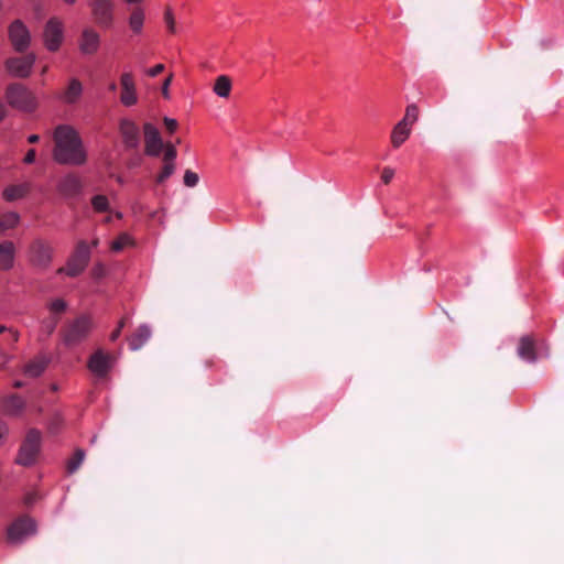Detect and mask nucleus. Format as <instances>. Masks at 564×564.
Segmentation results:
<instances>
[{
    "label": "nucleus",
    "mask_w": 564,
    "mask_h": 564,
    "mask_svg": "<svg viewBox=\"0 0 564 564\" xmlns=\"http://www.w3.org/2000/svg\"><path fill=\"white\" fill-rule=\"evenodd\" d=\"M163 18L169 32L175 34L177 32V28L172 8L167 7L165 9Z\"/></svg>",
    "instance_id": "31"
},
{
    "label": "nucleus",
    "mask_w": 564,
    "mask_h": 564,
    "mask_svg": "<svg viewBox=\"0 0 564 564\" xmlns=\"http://www.w3.org/2000/svg\"><path fill=\"white\" fill-rule=\"evenodd\" d=\"M56 324H57L56 318H51L50 321L43 323V330L45 332L46 336H48L53 333Z\"/></svg>",
    "instance_id": "38"
},
{
    "label": "nucleus",
    "mask_w": 564,
    "mask_h": 564,
    "mask_svg": "<svg viewBox=\"0 0 564 564\" xmlns=\"http://www.w3.org/2000/svg\"><path fill=\"white\" fill-rule=\"evenodd\" d=\"M64 23L57 18H51L44 25L43 43L50 52H56L64 41Z\"/></svg>",
    "instance_id": "4"
},
{
    "label": "nucleus",
    "mask_w": 564,
    "mask_h": 564,
    "mask_svg": "<svg viewBox=\"0 0 564 564\" xmlns=\"http://www.w3.org/2000/svg\"><path fill=\"white\" fill-rule=\"evenodd\" d=\"M151 337V329L148 325H141L137 333L130 338L129 346L131 350L140 349Z\"/></svg>",
    "instance_id": "23"
},
{
    "label": "nucleus",
    "mask_w": 564,
    "mask_h": 564,
    "mask_svg": "<svg viewBox=\"0 0 564 564\" xmlns=\"http://www.w3.org/2000/svg\"><path fill=\"white\" fill-rule=\"evenodd\" d=\"M91 329V322L88 317H79L66 330L65 343L74 345L83 340Z\"/></svg>",
    "instance_id": "14"
},
{
    "label": "nucleus",
    "mask_w": 564,
    "mask_h": 564,
    "mask_svg": "<svg viewBox=\"0 0 564 564\" xmlns=\"http://www.w3.org/2000/svg\"><path fill=\"white\" fill-rule=\"evenodd\" d=\"M145 22V11L141 7L132 9L128 17V26L134 35H140Z\"/></svg>",
    "instance_id": "19"
},
{
    "label": "nucleus",
    "mask_w": 564,
    "mask_h": 564,
    "mask_svg": "<svg viewBox=\"0 0 564 564\" xmlns=\"http://www.w3.org/2000/svg\"><path fill=\"white\" fill-rule=\"evenodd\" d=\"M7 330V327L6 326H0V333H3ZM8 332L10 333V336L12 338V341H17L19 339V333L14 329H8Z\"/></svg>",
    "instance_id": "45"
},
{
    "label": "nucleus",
    "mask_w": 564,
    "mask_h": 564,
    "mask_svg": "<svg viewBox=\"0 0 564 564\" xmlns=\"http://www.w3.org/2000/svg\"><path fill=\"white\" fill-rule=\"evenodd\" d=\"M120 101L126 107H131L135 105L138 101L135 88L121 89Z\"/></svg>",
    "instance_id": "29"
},
{
    "label": "nucleus",
    "mask_w": 564,
    "mask_h": 564,
    "mask_svg": "<svg viewBox=\"0 0 564 564\" xmlns=\"http://www.w3.org/2000/svg\"><path fill=\"white\" fill-rule=\"evenodd\" d=\"M36 56L30 53L22 57H12L6 62L7 70L13 77L25 78L32 73Z\"/></svg>",
    "instance_id": "8"
},
{
    "label": "nucleus",
    "mask_w": 564,
    "mask_h": 564,
    "mask_svg": "<svg viewBox=\"0 0 564 564\" xmlns=\"http://www.w3.org/2000/svg\"><path fill=\"white\" fill-rule=\"evenodd\" d=\"M35 156H36V153H35V150L34 149H31L26 152L23 161L24 163L26 164H32L34 161H35Z\"/></svg>",
    "instance_id": "43"
},
{
    "label": "nucleus",
    "mask_w": 564,
    "mask_h": 564,
    "mask_svg": "<svg viewBox=\"0 0 564 564\" xmlns=\"http://www.w3.org/2000/svg\"><path fill=\"white\" fill-rule=\"evenodd\" d=\"M164 70V65L163 64H156L155 66L149 68L145 70V74L150 77H155L158 76L160 73H162Z\"/></svg>",
    "instance_id": "39"
},
{
    "label": "nucleus",
    "mask_w": 564,
    "mask_h": 564,
    "mask_svg": "<svg viewBox=\"0 0 564 564\" xmlns=\"http://www.w3.org/2000/svg\"><path fill=\"white\" fill-rule=\"evenodd\" d=\"M57 189L65 197H74L80 193L82 182L78 176L67 174L59 180Z\"/></svg>",
    "instance_id": "17"
},
{
    "label": "nucleus",
    "mask_w": 564,
    "mask_h": 564,
    "mask_svg": "<svg viewBox=\"0 0 564 564\" xmlns=\"http://www.w3.org/2000/svg\"><path fill=\"white\" fill-rule=\"evenodd\" d=\"M15 248L11 241L0 243V270H9L14 262Z\"/></svg>",
    "instance_id": "20"
},
{
    "label": "nucleus",
    "mask_w": 564,
    "mask_h": 564,
    "mask_svg": "<svg viewBox=\"0 0 564 564\" xmlns=\"http://www.w3.org/2000/svg\"><path fill=\"white\" fill-rule=\"evenodd\" d=\"M101 36L93 28H85L78 39V50L83 55H95L100 47Z\"/></svg>",
    "instance_id": "11"
},
{
    "label": "nucleus",
    "mask_w": 564,
    "mask_h": 564,
    "mask_svg": "<svg viewBox=\"0 0 564 564\" xmlns=\"http://www.w3.org/2000/svg\"><path fill=\"white\" fill-rule=\"evenodd\" d=\"M117 217H118V218H121V217H122V214H121V213H118V214H117Z\"/></svg>",
    "instance_id": "53"
},
{
    "label": "nucleus",
    "mask_w": 564,
    "mask_h": 564,
    "mask_svg": "<svg viewBox=\"0 0 564 564\" xmlns=\"http://www.w3.org/2000/svg\"><path fill=\"white\" fill-rule=\"evenodd\" d=\"M53 159L58 164L79 166L87 161V151L75 128L69 124L57 126L53 132Z\"/></svg>",
    "instance_id": "1"
},
{
    "label": "nucleus",
    "mask_w": 564,
    "mask_h": 564,
    "mask_svg": "<svg viewBox=\"0 0 564 564\" xmlns=\"http://www.w3.org/2000/svg\"><path fill=\"white\" fill-rule=\"evenodd\" d=\"M30 187L29 183L10 185L3 191V197L8 202L21 199L30 192Z\"/></svg>",
    "instance_id": "21"
},
{
    "label": "nucleus",
    "mask_w": 564,
    "mask_h": 564,
    "mask_svg": "<svg viewBox=\"0 0 564 564\" xmlns=\"http://www.w3.org/2000/svg\"><path fill=\"white\" fill-rule=\"evenodd\" d=\"M174 170H175L174 163H171V162L164 163L161 173L156 177V182L163 183L165 180H167L174 173Z\"/></svg>",
    "instance_id": "34"
},
{
    "label": "nucleus",
    "mask_w": 564,
    "mask_h": 564,
    "mask_svg": "<svg viewBox=\"0 0 564 564\" xmlns=\"http://www.w3.org/2000/svg\"><path fill=\"white\" fill-rule=\"evenodd\" d=\"M4 116H6V109H4L3 104L0 101V121L4 118Z\"/></svg>",
    "instance_id": "47"
},
{
    "label": "nucleus",
    "mask_w": 564,
    "mask_h": 564,
    "mask_svg": "<svg viewBox=\"0 0 564 564\" xmlns=\"http://www.w3.org/2000/svg\"><path fill=\"white\" fill-rule=\"evenodd\" d=\"M39 139H40V137L37 134H31V135H29L28 141L31 143H34V142H37Z\"/></svg>",
    "instance_id": "46"
},
{
    "label": "nucleus",
    "mask_w": 564,
    "mask_h": 564,
    "mask_svg": "<svg viewBox=\"0 0 564 564\" xmlns=\"http://www.w3.org/2000/svg\"><path fill=\"white\" fill-rule=\"evenodd\" d=\"M82 93L83 86L80 82L77 79H72L62 96V100L66 104H74L80 98Z\"/></svg>",
    "instance_id": "22"
},
{
    "label": "nucleus",
    "mask_w": 564,
    "mask_h": 564,
    "mask_svg": "<svg viewBox=\"0 0 564 564\" xmlns=\"http://www.w3.org/2000/svg\"><path fill=\"white\" fill-rule=\"evenodd\" d=\"M144 131V152L149 156H159L163 150V141L159 130L152 123H145Z\"/></svg>",
    "instance_id": "13"
},
{
    "label": "nucleus",
    "mask_w": 564,
    "mask_h": 564,
    "mask_svg": "<svg viewBox=\"0 0 564 564\" xmlns=\"http://www.w3.org/2000/svg\"><path fill=\"white\" fill-rule=\"evenodd\" d=\"M85 458V453L82 449H77L74 456L67 463V470L69 474L75 473L79 466L83 464Z\"/></svg>",
    "instance_id": "30"
},
{
    "label": "nucleus",
    "mask_w": 564,
    "mask_h": 564,
    "mask_svg": "<svg viewBox=\"0 0 564 564\" xmlns=\"http://www.w3.org/2000/svg\"><path fill=\"white\" fill-rule=\"evenodd\" d=\"M134 240L129 234H121L115 241L111 243V250L119 252L127 247L133 246Z\"/></svg>",
    "instance_id": "28"
},
{
    "label": "nucleus",
    "mask_w": 564,
    "mask_h": 564,
    "mask_svg": "<svg viewBox=\"0 0 564 564\" xmlns=\"http://www.w3.org/2000/svg\"><path fill=\"white\" fill-rule=\"evenodd\" d=\"M231 87V79L226 75H220L215 80L213 91L220 98H228Z\"/></svg>",
    "instance_id": "24"
},
{
    "label": "nucleus",
    "mask_w": 564,
    "mask_h": 564,
    "mask_svg": "<svg viewBox=\"0 0 564 564\" xmlns=\"http://www.w3.org/2000/svg\"><path fill=\"white\" fill-rule=\"evenodd\" d=\"M36 531L35 522L30 518H22L13 522L8 529V539L11 543H21Z\"/></svg>",
    "instance_id": "10"
},
{
    "label": "nucleus",
    "mask_w": 564,
    "mask_h": 564,
    "mask_svg": "<svg viewBox=\"0 0 564 564\" xmlns=\"http://www.w3.org/2000/svg\"><path fill=\"white\" fill-rule=\"evenodd\" d=\"M65 308H66V303L61 299H56L53 302H51V304H50V310L54 314L62 313L65 311Z\"/></svg>",
    "instance_id": "37"
},
{
    "label": "nucleus",
    "mask_w": 564,
    "mask_h": 564,
    "mask_svg": "<svg viewBox=\"0 0 564 564\" xmlns=\"http://www.w3.org/2000/svg\"><path fill=\"white\" fill-rule=\"evenodd\" d=\"M20 216L14 212L0 214V230H7L19 224Z\"/></svg>",
    "instance_id": "26"
},
{
    "label": "nucleus",
    "mask_w": 564,
    "mask_h": 564,
    "mask_svg": "<svg viewBox=\"0 0 564 564\" xmlns=\"http://www.w3.org/2000/svg\"><path fill=\"white\" fill-rule=\"evenodd\" d=\"M113 364L115 358L111 355L104 350H97L88 360V369L96 378L102 379L108 375Z\"/></svg>",
    "instance_id": "9"
},
{
    "label": "nucleus",
    "mask_w": 564,
    "mask_h": 564,
    "mask_svg": "<svg viewBox=\"0 0 564 564\" xmlns=\"http://www.w3.org/2000/svg\"><path fill=\"white\" fill-rule=\"evenodd\" d=\"M121 89L135 88L131 73H123L120 77Z\"/></svg>",
    "instance_id": "36"
},
{
    "label": "nucleus",
    "mask_w": 564,
    "mask_h": 564,
    "mask_svg": "<svg viewBox=\"0 0 564 564\" xmlns=\"http://www.w3.org/2000/svg\"><path fill=\"white\" fill-rule=\"evenodd\" d=\"M517 352L518 356L527 362L532 364L536 361L538 357L535 354L534 340L530 336H523L520 338Z\"/></svg>",
    "instance_id": "18"
},
{
    "label": "nucleus",
    "mask_w": 564,
    "mask_h": 564,
    "mask_svg": "<svg viewBox=\"0 0 564 564\" xmlns=\"http://www.w3.org/2000/svg\"><path fill=\"white\" fill-rule=\"evenodd\" d=\"M45 367L46 361L43 358H36L24 367V373L29 377L36 378L44 371Z\"/></svg>",
    "instance_id": "25"
},
{
    "label": "nucleus",
    "mask_w": 564,
    "mask_h": 564,
    "mask_svg": "<svg viewBox=\"0 0 564 564\" xmlns=\"http://www.w3.org/2000/svg\"><path fill=\"white\" fill-rule=\"evenodd\" d=\"M183 180H184L185 186L194 187L198 184L199 177L195 172H193L191 170H186L184 173Z\"/></svg>",
    "instance_id": "35"
},
{
    "label": "nucleus",
    "mask_w": 564,
    "mask_h": 564,
    "mask_svg": "<svg viewBox=\"0 0 564 564\" xmlns=\"http://www.w3.org/2000/svg\"><path fill=\"white\" fill-rule=\"evenodd\" d=\"M120 133L123 140V143L128 148H137L140 142V133L138 126L129 120V119H122L120 121Z\"/></svg>",
    "instance_id": "16"
},
{
    "label": "nucleus",
    "mask_w": 564,
    "mask_h": 564,
    "mask_svg": "<svg viewBox=\"0 0 564 564\" xmlns=\"http://www.w3.org/2000/svg\"><path fill=\"white\" fill-rule=\"evenodd\" d=\"M24 408V401L19 397H11L4 403V411L8 414L15 415Z\"/></svg>",
    "instance_id": "27"
},
{
    "label": "nucleus",
    "mask_w": 564,
    "mask_h": 564,
    "mask_svg": "<svg viewBox=\"0 0 564 564\" xmlns=\"http://www.w3.org/2000/svg\"><path fill=\"white\" fill-rule=\"evenodd\" d=\"M89 7L95 22L102 28H109L115 22V0H90Z\"/></svg>",
    "instance_id": "5"
},
{
    "label": "nucleus",
    "mask_w": 564,
    "mask_h": 564,
    "mask_svg": "<svg viewBox=\"0 0 564 564\" xmlns=\"http://www.w3.org/2000/svg\"><path fill=\"white\" fill-rule=\"evenodd\" d=\"M164 124L170 132H174L177 128V121L173 118L165 117Z\"/></svg>",
    "instance_id": "42"
},
{
    "label": "nucleus",
    "mask_w": 564,
    "mask_h": 564,
    "mask_svg": "<svg viewBox=\"0 0 564 564\" xmlns=\"http://www.w3.org/2000/svg\"><path fill=\"white\" fill-rule=\"evenodd\" d=\"M52 259V248L41 240H36L30 248V261L40 268H46Z\"/></svg>",
    "instance_id": "15"
},
{
    "label": "nucleus",
    "mask_w": 564,
    "mask_h": 564,
    "mask_svg": "<svg viewBox=\"0 0 564 564\" xmlns=\"http://www.w3.org/2000/svg\"><path fill=\"white\" fill-rule=\"evenodd\" d=\"M164 151V155H163V160H164V163H174L175 159H176V149L175 147L172 144V143H166L163 145V150Z\"/></svg>",
    "instance_id": "33"
},
{
    "label": "nucleus",
    "mask_w": 564,
    "mask_h": 564,
    "mask_svg": "<svg viewBox=\"0 0 564 564\" xmlns=\"http://www.w3.org/2000/svg\"><path fill=\"white\" fill-rule=\"evenodd\" d=\"M6 97L12 107L23 111H32L36 107V99L33 93L20 84L9 86Z\"/></svg>",
    "instance_id": "3"
},
{
    "label": "nucleus",
    "mask_w": 564,
    "mask_h": 564,
    "mask_svg": "<svg viewBox=\"0 0 564 564\" xmlns=\"http://www.w3.org/2000/svg\"><path fill=\"white\" fill-rule=\"evenodd\" d=\"M21 386H22V383L20 381L14 382V387H17V388H20Z\"/></svg>",
    "instance_id": "52"
},
{
    "label": "nucleus",
    "mask_w": 564,
    "mask_h": 564,
    "mask_svg": "<svg viewBox=\"0 0 564 564\" xmlns=\"http://www.w3.org/2000/svg\"><path fill=\"white\" fill-rule=\"evenodd\" d=\"M89 260V249L86 243H80L76 253L69 259L66 267L61 269L69 276H76L87 267Z\"/></svg>",
    "instance_id": "12"
},
{
    "label": "nucleus",
    "mask_w": 564,
    "mask_h": 564,
    "mask_svg": "<svg viewBox=\"0 0 564 564\" xmlns=\"http://www.w3.org/2000/svg\"><path fill=\"white\" fill-rule=\"evenodd\" d=\"M393 176H394V171L392 169H390V167L383 169L382 175H381V180L383 183L388 184L389 182H391Z\"/></svg>",
    "instance_id": "41"
},
{
    "label": "nucleus",
    "mask_w": 564,
    "mask_h": 564,
    "mask_svg": "<svg viewBox=\"0 0 564 564\" xmlns=\"http://www.w3.org/2000/svg\"><path fill=\"white\" fill-rule=\"evenodd\" d=\"M67 4H74L77 0H63Z\"/></svg>",
    "instance_id": "50"
},
{
    "label": "nucleus",
    "mask_w": 564,
    "mask_h": 564,
    "mask_svg": "<svg viewBox=\"0 0 564 564\" xmlns=\"http://www.w3.org/2000/svg\"><path fill=\"white\" fill-rule=\"evenodd\" d=\"M48 70V66H44L42 69H41V74L44 75L46 74V72Z\"/></svg>",
    "instance_id": "49"
},
{
    "label": "nucleus",
    "mask_w": 564,
    "mask_h": 564,
    "mask_svg": "<svg viewBox=\"0 0 564 564\" xmlns=\"http://www.w3.org/2000/svg\"><path fill=\"white\" fill-rule=\"evenodd\" d=\"M172 75H170L164 82H163V85H162V95L165 99H169L170 98V85L172 83Z\"/></svg>",
    "instance_id": "40"
},
{
    "label": "nucleus",
    "mask_w": 564,
    "mask_h": 564,
    "mask_svg": "<svg viewBox=\"0 0 564 564\" xmlns=\"http://www.w3.org/2000/svg\"><path fill=\"white\" fill-rule=\"evenodd\" d=\"M110 90L115 91L117 89V85L112 83L109 87Z\"/></svg>",
    "instance_id": "51"
},
{
    "label": "nucleus",
    "mask_w": 564,
    "mask_h": 564,
    "mask_svg": "<svg viewBox=\"0 0 564 564\" xmlns=\"http://www.w3.org/2000/svg\"><path fill=\"white\" fill-rule=\"evenodd\" d=\"M123 321H121L118 325V327L111 333L110 335V340L115 341L119 338L120 334H121V329L123 328Z\"/></svg>",
    "instance_id": "44"
},
{
    "label": "nucleus",
    "mask_w": 564,
    "mask_h": 564,
    "mask_svg": "<svg viewBox=\"0 0 564 564\" xmlns=\"http://www.w3.org/2000/svg\"><path fill=\"white\" fill-rule=\"evenodd\" d=\"M91 205L96 212H106L109 207L108 198L104 195H96L91 199Z\"/></svg>",
    "instance_id": "32"
},
{
    "label": "nucleus",
    "mask_w": 564,
    "mask_h": 564,
    "mask_svg": "<svg viewBox=\"0 0 564 564\" xmlns=\"http://www.w3.org/2000/svg\"><path fill=\"white\" fill-rule=\"evenodd\" d=\"M127 4L131 6V4H138V3H141L143 2L144 0H123Z\"/></svg>",
    "instance_id": "48"
},
{
    "label": "nucleus",
    "mask_w": 564,
    "mask_h": 564,
    "mask_svg": "<svg viewBox=\"0 0 564 564\" xmlns=\"http://www.w3.org/2000/svg\"><path fill=\"white\" fill-rule=\"evenodd\" d=\"M41 446V434L40 432L32 430L28 433L21 448L19 455L17 457V462L20 465L29 466L33 464L36 459V456L40 452Z\"/></svg>",
    "instance_id": "6"
},
{
    "label": "nucleus",
    "mask_w": 564,
    "mask_h": 564,
    "mask_svg": "<svg viewBox=\"0 0 564 564\" xmlns=\"http://www.w3.org/2000/svg\"><path fill=\"white\" fill-rule=\"evenodd\" d=\"M11 45L17 52H24L31 44V33L28 26L20 20L13 21L8 30Z\"/></svg>",
    "instance_id": "7"
},
{
    "label": "nucleus",
    "mask_w": 564,
    "mask_h": 564,
    "mask_svg": "<svg viewBox=\"0 0 564 564\" xmlns=\"http://www.w3.org/2000/svg\"><path fill=\"white\" fill-rule=\"evenodd\" d=\"M419 120V109L415 105H409L403 118L393 127L390 141L393 149H399L411 135L413 126Z\"/></svg>",
    "instance_id": "2"
}]
</instances>
